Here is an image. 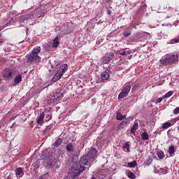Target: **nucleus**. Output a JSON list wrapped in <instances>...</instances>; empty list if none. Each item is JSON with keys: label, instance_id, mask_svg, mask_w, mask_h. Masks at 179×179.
I'll return each mask as SVG.
<instances>
[{"label": "nucleus", "instance_id": "f257e3e1", "mask_svg": "<svg viewBox=\"0 0 179 179\" xmlns=\"http://www.w3.org/2000/svg\"><path fill=\"white\" fill-rule=\"evenodd\" d=\"M90 163H93L92 159L87 155L80 158L79 164L74 162L71 169V177L73 178H78L80 173H83L86 170L85 166H90Z\"/></svg>", "mask_w": 179, "mask_h": 179}, {"label": "nucleus", "instance_id": "f03ea898", "mask_svg": "<svg viewBox=\"0 0 179 179\" xmlns=\"http://www.w3.org/2000/svg\"><path fill=\"white\" fill-rule=\"evenodd\" d=\"M41 52V47L38 46L34 48L27 57L28 64H38L41 62V57L38 55Z\"/></svg>", "mask_w": 179, "mask_h": 179}, {"label": "nucleus", "instance_id": "7ed1b4c3", "mask_svg": "<svg viewBox=\"0 0 179 179\" xmlns=\"http://www.w3.org/2000/svg\"><path fill=\"white\" fill-rule=\"evenodd\" d=\"M178 61V55H166L164 57L161 59L162 65H171L174 62Z\"/></svg>", "mask_w": 179, "mask_h": 179}, {"label": "nucleus", "instance_id": "20e7f679", "mask_svg": "<svg viewBox=\"0 0 179 179\" xmlns=\"http://www.w3.org/2000/svg\"><path fill=\"white\" fill-rule=\"evenodd\" d=\"M131 91V85H124L123 86L122 90H121V92L118 95V100H121L122 99H125L127 96H128L129 92Z\"/></svg>", "mask_w": 179, "mask_h": 179}, {"label": "nucleus", "instance_id": "39448f33", "mask_svg": "<svg viewBox=\"0 0 179 179\" xmlns=\"http://www.w3.org/2000/svg\"><path fill=\"white\" fill-rule=\"evenodd\" d=\"M113 59H114V52H110L106 53L103 57H101L100 59V62L102 64H110Z\"/></svg>", "mask_w": 179, "mask_h": 179}, {"label": "nucleus", "instance_id": "423d86ee", "mask_svg": "<svg viewBox=\"0 0 179 179\" xmlns=\"http://www.w3.org/2000/svg\"><path fill=\"white\" fill-rule=\"evenodd\" d=\"M48 166L50 169H59V162L55 159H50L48 163Z\"/></svg>", "mask_w": 179, "mask_h": 179}, {"label": "nucleus", "instance_id": "0eeeda50", "mask_svg": "<svg viewBox=\"0 0 179 179\" xmlns=\"http://www.w3.org/2000/svg\"><path fill=\"white\" fill-rule=\"evenodd\" d=\"M113 73L111 70L106 69L104 72L101 73V78L102 80H108L110 79V75Z\"/></svg>", "mask_w": 179, "mask_h": 179}, {"label": "nucleus", "instance_id": "6e6552de", "mask_svg": "<svg viewBox=\"0 0 179 179\" xmlns=\"http://www.w3.org/2000/svg\"><path fill=\"white\" fill-rule=\"evenodd\" d=\"M87 155L90 157V159H92L97 156V150L94 148H92L91 150L87 152Z\"/></svg>", "mask_w": 179, "mask_h": 179}, {"label": "nucleus", "instance_id": "1a4fd4ad", "mask_svg": "<svg viewBox=\"0 0 179 179\" xmlns=\"http://www.w3.org/2000/svg\"><path fill=\"white\" fill-rule=\"evenodd\" d=\"M12 75H13V69H6V70H4L3 77L6 79H10V78H12Z\"/></svg>", "mask_w": 179, "mask_h": 179}, {"label": "nucleus", "instance_id": "9d476101", "mask_svg": "<svg viewBox=\"0 0 179 179\" xmlns=\"http://www.w3.org/2000/svg\"><path fill=\"white\" fill-rule=\"evenodd\" d=\"M44 117H45V114L44 113V112H42L40 114L39 117L36 118L37 124H38L39 125H43V124H44Z\"/></svg>", "mask_w": 179, "mask_h": 179}, {"label": "nucleus", "instance_id": "9b49d317", "mask_svg": "<svg viewBox=\"0 0 179 179\" xmlns=\"http://www.w3.org/2000/svg\"><path fill=\"white\" fill-rule=\"evenodd\" d=\"M66 150L69 153H73L75 152V147H73L72 143H69L66 145Z\"/></svg>", "mask_w": 179, "mask_h": 179}, {"label": "nucleus", "instance_id": "f8f14e48", "mask_svg": "<svg viewBox=\"0 0 179 179\" xmlns=\"http://www.w3.org/2000/svg\"><path fill=\"white\" fill-rule=\"evenodd\" d=\"M53 100L55 101V100H61L64 97V94L62 92H56L55 94H53Z\"/></svg>", "mask_w": 179, "mask_h": 179}, {"label": "nucleus", "instance_id": "ddd939ff", "mask_svg": "<svg viewBox=\"0 0 179 179\" xmlns=\"http://www.w3.org/2000/svg\"><path fill=\"white\" fill-rule=\"evenodd\" d=\"M138 127L139 124L138 123V122L135 121L132 128L130 130L131 134H133V135H134L135 132H136V130L138 129Z\"/></svg>", "mask_w": 179, "mask_h": 179}, {"label": "nucleus", "instance_id": "4468645a", "mask_svg": "<svg viewBox=\"0 0 179 179\" xmlns=\"http://www.w3.org/2000/svg\"><path fill=\"white\" fill-rule=\"evenodd\" d=\"M68 68V64H64L61 66L59 69L58 70V72L59 73H62V75H64L65 73V71H66V69Z\"/></svg>", "mask_w": 179, "mask_h": 179}, {"label": "nucleus", "instance_id": "2eb2a0df", "mask_svg": "<svg viewBox=\"0 0 179 179\" xmlns=\"http://www.w3.org/2000/svg\"><path fill=\"white\" fill-rule=\"evenodd\" d=\"M15 176H21V177L24 174L23 171V168L18 167L15 170Z\"/></svg>", "mask_w": 179, "mask_h": 179}, {"label": "nucleus", "instance_id": "dca6fc26", "mask_svg": "<svg viewBox=\"0 0 179 179\" xmlns=\"http://www.w3.org/2000/svg\"><path fill=\"white\" fill-rule=\"evenodd\" d=\"M62 73L57 71V73L55 75V76L52 78V82H57V80H59L61 78H62Z\"/></svg>", "mask_w": 179, "mask_h": 179}, {"label": "nucleus", "instance_id": "f3484780", "mask_svg": "<svg viewBox=\"0 0 179 179\" xmlns=\"http://www.w3.org/2000/svg\"><path fill=\"white\" fill-rule=\"evenodd\" d=\"M131 34L132 31H131V29L129 28L125 29V30L123 31L124 37H129V36H131Z\"/></svg>", "mask_w": 179, "mask_h": 179}, {"label": "nucleus", "instance_id": "a211bd4d", "mask_svg": "<svg viewBox=\"0 0 179 179\" xmlns=\"http://www.w3.org/2000/svg\"><path fill=\"white\" fill-rule=\"evenodd\" d=\"M59 38L58 37H56L53 40L52 47L54 48H57V47H59Z\"/></svg>", "mask_w": 179, "mask_h": 179}, {"label": "nucleus", "instance_id": "6ab92c4d", "mask_svg": "<svg viewBox=\"0 0 179 179\" xmlns=\"http://www.w3.org/2000/svg\"><path fill=\"white\" fill-rule=\"evenodd\" d=\"M152 162H153V159L150 157H148L144 161L143 164H145V166H149L150 164H152Z\"/></svg>", "mask_w": 179, "mask_h": 179}, {"label": "nucleus", "instance_id": "aec40b11", "mask_svg": "<svg viewBox=\"0 0 179 179\" xmlns=\"http://www.w3.org/2000/svg\"><path fill=\"white\" fill-rule=\"evenodd\" d=\"M125 117H127V115H122V114H121V112H118L116 115V120H117V121H122V120H124Z\"/></svg>", "mask_w": 179, "mask_h": 179}, {"label": "nucleus", "instance_id": "412c9836", "mask_svg": "<svg viewBox=\"0 0 179 179\" xmlns=\"http://www.w3.org/2000/svg\"><path fill=\"white\" fill-rule=\"evenodd\" d=\"M142 141H148L149 139V134L146 131H143L141 134Z\"/></svg>", "mask_w": 179, "mask_h": 179}, {"label": "nucleus", "instance_id": "4be33fe9", "mask_svg": "<svg viewBox=\"0 0 179 179\" xmlns=\"http://www.w3.org/2000/svg\"><path fill=\"white\" fill-rule=\"evenodd\" d=\"M20 82H22V75L19 74L17 77H15L14 83H15V85H19Z\"/></svg>", "mask_w": 179, "mask_h": 179}, {"label": "nucleus", "instance_id": "5701e85b", "mask_svg": "<svg viewBox=\"0 0 179 179\" xmlns=\"http://www.w3.org/2000/svg\"><path fill=\"white\" fill-rule=\"evenodd\" d=\"M63 140L62 138H57L54 143V146L55 148H58V146H59L61 145V143H62Z\"/></svg>", "mask_w": 179, "mask_h": 179}, {"label": "nucleus", "instance_id": "b1692460", "mask_svg": "<svg viewBox=\"0 0 179 179\" xmlns=\"http://www.w3.org/2000/svg\"><path fill=\"white\" fill-rule=\"evenodd\" d=\"M123 150L124 152H127V153H129V143L128 142L124 143V145L123 146Z\"/></svg>", "mask_w": 179, "mask_h": 179}, {"label": "nucleus", "instance_id": "393cba45", "mask_svg": "<svg viewBox=\"0 0 179 179\" xmlns=\"http://www.w3.org/2000/svg\"><path fill=\"white\" fill-rule=\"evenodd\" d=\"M127 166L131 169H134L136 166H138L136 161L134 160L131 162H128Z\"/></svg>", "mask_w": 179, "mask_h": 179}, {"label": "nucleus", "instance_id": "a878e982", "mask_svg": "<svg viewBox=\"0 0 179 179\" xmlns=\"http://www.w3.org/2000/svg\"><path fill=\"white\" fill-rule=\"evenodd\" d=\"M127 177H129V178H131V179H135L136 178V176L134 175V173H132V171H127Z\"/></svg>", "mask_w": 179, "mask_h": 179}, {"label": "nucleus", "instance_id": "bb28decb", "mask_svg": "<svg viewBox=\"0 0 179 179\" xmlns=\"http://www.w3.org/2000/svg\"><path fill=\"white\" fill-rule=\"evenodd\" d=\"M157 155L159 159H164V152L162 150H158L157 152Z\"/></svg>", "mask_w": 179, "mask_h": 179}, {"label": "nucleus", "instance_id": "cd10ccee", "mask_svg": "<svg viewBox=\"0 0 179 179\" xmlns=\"http://www.w3.org/2000/svg\"><path fill=\"white\" fill-rule=\"evenodd\" d=\"M173 93V91L168 92L164 96H162V99H169V97H171Z\"/></svg>", "mask_w": 179, "mask_h": 179}, {"label": "nucleus", "instance_id": "c85d7f7f", "mask_svg": "<svg viewBox=\"0 0 179 179\" xmlns=\"http://www.w3.org/2000/svg\"><path fill=\"white\" fill-rule=\"evenodd\" d=\"M171 126V123L166 122L164 123V124L162 125V128L163 129H167V128H170Z\"/></svg>", "mask_w": 179, "mask_h": 179}, {"label": "nucleus", "instance_id": "c756f323", "mask_svg": "<svg viewBox=\"0 0 179 179\" xmlns=\"http://www.w3.org/2000/svg\"><path fill=\"white\" fill-rule=\"evenodd\" d=\"M175 152H176V150H175L174 145H171L169 150V155H174Z\"/></svg>", "mask_w": 179, "mask_h": 179}, {"label": "nucleus", "instance_id": "7c9ffc66", "mask_svg": "<svg viewBox=\"0 0 179 179\" xmlns=\"http://www.w3.org/2000/svg\"><path fill=\"white\" fill-rule=\"evenodd\" d=\"M125 127H127V125L125 124V123H124L123 122H122L117 126V129H124V128H125Z\"/></svg>", "mask_w": 179, "mask_h": 179}, {"label": "nucleus", "instance_id": "2f4dec72", "mask_svg": "<svg viewBox=\"0 0 179 179\" xmlns=\"http://www.w3.org/2000/svg\"><path fill=\"white\" fill-rule=\"evenodd\" d=\"M177 43H179V37L171 40V44H177Z\"/></svg>", "mask_w": 179, "mask_h": 179}, {"label": "nucleus", "instance_id": "473e14b6", "mask_svg": "<svg viewBox=\"0 0 179 179\" xmlns=\"http://www.w3.org/2000/svg\"><path fill=\"white\" fill-rule=\"evenodd\" d=\"M69 139L71 142H75L76 141V136H75V135H73V134H71L69 136Z\"/></svg>", "mask_w": 179, "mask_h": 179}, {"label": "nucleus", "instance_id": "72a5a7b5", "mask_svg": "<svg viewBox=\"0 0 179 179\" xmlns=\"http://www.w3.org/2000/svg\"><path fill=\"white\" fill-rule=\"evenodd\" d=\"M173 114H174L175 115H177V114H179V107L176 108L173 110Z\"/></svg>", "mask_w": 179, "mask_h": 179}, {"label": "nucleus", "instance_id": "f704fd0d", "mask_svg": "<svg viewBox=\"0 0 179 179\" xmlns=\"http://www.w3.org/2000/svg\"><path fill=\"white\" fill-rule=\"evenodd\" d=\"M119 54H120V55H122V56L127 55V52H125L124 50H120L119 51Z\"/></svg>", "mask_w": 179, "mask_h": 179}, {"label": "nucleus", "instance_id": "c9c22d12", "mask_svg": "<svg viewBox=\"0 0 179 179\" xmlns=\"http://www.w3.org/2000/svg\"><path fill=\"white\" fill-rule=\"evenodd\" d=\"M163 99H164V98H163V97L157 98L155 101L156 104H157V103H162V101H163Z\"/></svg>", "mask_w": 179, "mask_h": 179}, {"label": "nucleus", "instance_id": "e433bc0d", "mask_svg": "<svg viewBox=\"0 0 179 179\" xmlns=\"http://www.w3.org/2000/svg\"><path fill=\"white\" fill-rule=\"evenodd\" d=\"M122 122H124V124L127 125V124H129V122H131V120H129V118H126L124 121H122Z\"/></svg>", "mask_w": 179, "mask_h": 179}, {"label": "nucleus", "instance_id": "4c0bfd02", "mask_svg": "<svg viewBox=\"0 0 179 179\" xmlns=\"http://www.w3.org/2000/svg\"><path fill=\"white\" fill-rule=\"evenodd\" d=\"M161 170L162 171V172L166 174V173H167V170H169V168H167L166 166H165L164 169H161Z\"/></svg>", "mask_w": 179, "mask_h": 179}, {"label": "nucleus", "instance_id": "58836bf2", "mask_svg": "<svg viewBox=\"0 0 179 179\" xmlns=\"http://www.w3.org/2000/svg\"><path fill=\"white\" fill-rule=\"evenodd\" d=\"M130 54H132V51L131 50H128L126 52V55H129Z\"/></svg>", "mask_w": 179, "mask_h": 179}, {"label": "nucleus", "instance_id": "ea45409f", "mask_svg": "<svg viewBox=\"0 0 179 179\" xmlns=\"http://www.w3.org/2000/svg\"><path fill=\"white\" fill-rule=\"evenodd\" d=\"M137 87H138V85H134L132 87V90H136Z\"/></svg>", "mask_w": 179, "mask_h": 179}, {"label": "nucleus", "instance_id": "a19ab883", "mask_svg": "<svg viewBox=\"0 0 179 179\" xmlns=\"http://www.w3.org/2000/svg\"><path fill=\"white\" fill-rule=\"evenodd\" d=\"M0 43H3V39H0Z\"/></svg>", "mask_w": 179, "mask_h": 179}, {"label": "nucleus", "instance_id": "79ce46f5", "mask_svg": "<svg viewBox=\"0 0 179 179\" xmlns=\"http://www.w3.org/2000/svg\"><path fill=\"white\" fill-rule=\"evenodd\" d=\"M106 1L108 3L111 0H106Z\"/></svg>", "mask_w": 179, "mask_h": 179}, {"label": "nucleus", "instance_id": "37998d69", "mask_svg": "<svg viewBox=\"0 0 179 179\" xmlns=\"http://www.w3.org/2000/svg\"><path fill=\"white\" fill-rule=\"evenodd\" d=\"M178 55V60H179V53H177L176 55Z\"/></svg>", "mask_w": 179, "mask_h": 179}, {"label": "nucleus", "instance_id": "c03bdc74", "mask_svg": "<svg viewBox=\"0 0 179 179\" xmlns=\"http://www.w3.org/2000/svg\"><path fill=\"white\" fill-rule=\"evenodd\" d=\"M22 20H24V18H22Z\"/></svg>", "mask_w": 179, "mask_h": 179}, {"label": "nucleus", "instance_id": "a18cd8bd", "mask_svg": "<svg viewBox=\"0 0 179 179\" xmlns=\"http://www.w3.org/2000/svg\"><path fill=\"white\" fill-rule=\"evenodd\" d=\"M1 78H0V82H1Z\"/></svg>", "mask_w": 179, "mask_h": 179}, {"label": "nucleus", "instance_id": "49530a36", "mask_svg": "<svg viewBox=\"0 0 179 179\" xmlns=\"http://www.w3.org/2000/svg\"><path fill=\"white\" fill-rule=\"evenodd\" d=\"M0 37H1V34H0Z\"/></svg>", "mask_w": 179, "mask_h": 179}]
</instances>
